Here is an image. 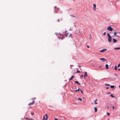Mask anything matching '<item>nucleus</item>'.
Wrapping results in <instances>:
<instances>
[{
    "mask_svg": "<svg viewBox=\"0 0 120 120\" xmlns=\"http://www.w3.org/2000/svg\"><path fill=\"white\" fill-rule=\"evenodd\" d=\"M98 100L97 99H96L94 101V103H95V104H97V103L96 102V101H97Z\"/></svg>",
    "mask_w": 120,
    "mask_h": 120,
    "instance_id": "nucleus-14",
    "label": "nucleus"
},
{
    "mask_svg": "<svg viewBox=\"0 0 120 120\" xmlns=\"http://www.w3.org/2000/svg\"><path fill=\"white\" fill-rule=\"evenodd\" d=\"M114 87V86H113V85H111L110 86V87L112 88V89H113V88Z\"/></svg>",
    "mask_w": 120,
    "mask_h": 120,
    "instance_id": "nucleus-18",
    "label": "nucleus"
},
{
    "mask_svg": "<svg viewBox=\"0 0 120 120\" xmlns=\"http://www.w3.org/2000/svg\"><path fill=\"white\" fill-rule=\"evenodd\" d=\"M31 114L32 116H33V115H34V112H31Z\"/></svg>",
    "mask_w": 120,
    "mask_h": 120,
    "instance_id": "nucleus-22",
    "label": "nucleus"
},
{
    "mask_svg": "<svg viewBox=\"0 0 120 120\" xmlns=\"http://www.w3.org/2000/svg\"><path fill=\"white\" fill-rule=\"evenodd\" d=\"M117 33L116 32H115L114 33V35H116V36H117L118 37H119V36L118 35H116V34H117Z\"/></svg>",
    "mask_w": 120,
    "mask_h": 120,
    "instance_id": "nucleus-13",
    "label": "nucleus"
},
{
    "mask_svg": "<svg viewBox=\"0 0 120 120\" xmlns=\"http://www.w3.org/2000/svg\"><path fill=\"white\" fill-rule=\"evenodd\" d=\"M94 109L95 112H97V109L96 107H95L94 108Z\"/></svg>",
    "mask_w": 120,
    "mask_h": 120,
    "instance_id": "nucleus-11",
    "label": "nucleus"
},
{
    "mask_svg": "<svg viewBox=\"0 0 120 120\" xmlns=\"http://www.w3.org/2000/svg\"><path fill=\"white\" fill-rule=\"evenodd\" d=\"M73 16L74 17H75V16Z\"/></svg>",
    "mask_w": 120,
    "mask_h": 120,
    "instance_id": "nucleus-52",
    "label": "nucleus"
},
{
    "mask_svg": "<svg viewBox=\"0 0 120 120\" xmlns=\"http://www.w3.org/2000/svg\"><path fill=\"white\" fill-rule=\"evenodd\" d=\"M114 49L115 50L119 49H120V47L118 48H114Z\"/></svg>",
    "mask_w": 120,
    "mask_h": 120,
    "instance_id": "nucleus-12",
    "label": "nucleus"
},
{
    "mask_svg": "<svg viewBox=\"0 0 120 120\" xmlns=\"http://www.w3.org/2000/svg\"><path fill=\"white\" fill-rule=\"evenodd\" d=\"M118 70L119 71H120V68H119V69H118Z\"/></svg>",
    "mask_w": 120,
    "mask_h": 120,
    "instance_id": "nucleus-42",
    "label": "nucleus"
},
{
    "mask_svg": "<svg viewBox=\"0 0 120 120\" xmlns=\"http://www.w3.org/2000/svg\"><path fill=\"white\" fill-rule=\"evenodd\" d=\"M90 39H91L92 38V37L91 34H90Z\"/></svg>",
    "mask_w": 120,
    "mask_h": 120,
    "instance_id": "nucleus-21",
    "label": "nucleus"
},
{
    "mask_svg": "<svg viewBox=\"0 0 120 120\" xmlns=\"http://www.w3.org/2000/svg\"><path fill=\"white\" fill-rule=\"evenodd\" d=\"M107 114L108 115V116H109V115L110 113H109L107 112Z\"/></svg>",
    "mask_w": 120,
    "mask_h": 120,
    "instance_id": "nucleus-29",
    "label": "nucleus"
},
{
    "mask_svg": "<svg viewBox=\"0 0 120 120\" xmlns=\"http://www.w3.org/2000/svg\"><path fill=\"white\" fill-rule=\"evenodd\" d=\"M111 94V93L110 92H108L107 93V94Z\"/></svg>",
    "mask_w": 120,
    "mask_h": 120,
    "instance_id": "nucleus-27",
    "label": "nucleus"
},
{
    "mask_svg": "<svg viewBox=\"0 0 120 120\" xmlns=\"http://www.w3.org/2000/svg\"><path fill=\"white\" fill-rule=\"evenodd\" d=\"M81 76L82 77H83V76L82 75H81Z\"/></svg>",
    "mask_w": 120,
    "mask_h": 120,
    "instance_id": "nucleus-40",
    "label": "nucleus"
},
{
    "mask_svg": "<svg viewBox=\"0 0 120 120\" xmlns=\"http://www.w3.org/2000/svg\"><path fill=\"white\" fill-rule=\"evenodd\" d=\"M35 99V98H33V101H34V99Z\"/></svg>",
    "mask_w": 120,
    "mask_h": 120,
    "instance_id": "nucleus-43",
    "label": "nucleus"
},
{
    "mask_svg": "<svg viewBox=\"0 0 120 120\" xmlns=\"http://www.w3.org/2000/svg\"><path fill=\"white\" fill-rule=\"evenodd\" d=\"M109 65L108 64H106L105 65V67H106V69H108V68H109Z\"/></svg>",
    "mask_w": 120,
    "mask_h": 120,
    "instance_id": "nucleus-10",
    "label": "nucleus"
},
{
    "mask_svg": "<svg viewBox=\"0 0 120 120\" xmlns=\"http://www.w3.org/2000/svg\"><path fill=\"white\" fill-rule=\"evenodd\" d=\"M119 87L120 88V85H119Z\"/></svg>",
    "mask_w": 120,
    "mask_h": 120,
    "instance_id": "nucleus-45",
    "label": "nucleus"
},
{
    "mask_svg": "<svg viewBox=\"0 0 120 120\" xmlns=\"http://www.w3.org/2000/svg\"><path fill=\"white\" fill-rule=\"evenodd\" d=\"M56 6H55V8H56Z\"/></svg>",
    "mask_w": 120,
    "mask_h": 120,
    "instance_id": "nucleus-51",
    "label": "nucleus"
},
{
    "mask_svg": "<svg viewBox=\"0 0 120 120\" xmlns=\"http://www.w3.org/2000/svg\"><path fill=\"white\" fill-rule=\"evenodd\" d=\"M93 9L94 11H95L96 10V5L94 4H93Z\"/></svg>",
    "mask_w": 120,
    "mask_h": 120,
    "instance_id": "nucleus-4",
    "label": "nucleus"
},
{
    "mask_svg": "<svg viewBox=\"0 0 120 120\" xmlns=\"http://www.w3.org/2000/svg\"><path fill=\"white\" fill-rule=\"evenodd\" d=\"M55 11L56 13H57L58 12V11H57L56 10H55Z\"/></svg>",
    "mask_w": 120,
    "mask_h": 120,
    "instance_id": "nucleus-36",
    "label": "nucleus"
},
{
    "mask_svg": "<svg viewBox=\"0 0 120 120\" xmlns=\"http://www.w3.org/2000/svg\"><path fill=\"white\" fill-rule=\"evenodd\" d=\"M105 86H107V85L110 86V85L109 84H107V83H105Z\"/></svg>",
    "mask_w": 120,
    "mask_h": 120,
    "instance_id": "nucleus-24",
    "label": "nucleus"
},
{
    "mask_svg": "<svg viewBox=\"0 0 120 120\" xmlns=\"http://www.w3.org/2000/svg\"><path fill=\"white\" fill-rule=\"evenodd\" d=\"M62 120H64L63 119H62Z\"/></svg>",
    "mask_w": 120,
    "mask_h": 120,
    "instance_id": "nucleus-54",
    "label": "nucleus"
},
{
    "mask_svg": "<svg viewBox=\"0 0 120 120\" xmlns=\"http://www.w3.org/2000/svg\"><path fill=\"white\" fill-rule=\"evenodd\" d=\"M75 77V76L72 75V77H71L70 78V79L72 80Z\"/></svg>",
    "mask_w": 120,
    "mask_h": 120,
    "instance_id": "nucleus-16",
    "label": "nucleus"
},
{
    "mask_svg": "<svg viewBox=\"0 0 120 120\" xmlns=\"http://www.w3.org/2000/svg\"><path fill=\"white\" fill-rule=\"evenodd\" d=\"M106 89H108V87H107L106 88Z\"/></svg>",
    "mask_w": 120,
    "mask_h": 120,
    "instance_id": "nucleus-44",
    "label": "nucleus"
},
{
    "mask_svg": "<svg viewBox=\"0 0 120 120\" xmlns=\"http://www.w3.org/2000/svg\"><path fill=\"white\" fill-rule=\"evenodd\" d=\"M105 34H106V32H105L103 33V35H104Z\"/></svg>",
    "mask_w": 120,
    "mask_h": 120,
    "instance_id": "nucleus-32",
    "label": "nucleus"
},
{
    "mask_svg": "<svg viewBox=\"0 0 120 120\" xmlns=\"http://www.w3.org/2000/svg\"><path fill=\"white\" fill-rule=\"evenodd\" d=\"M80 91H81V93H83V92H82V90H81L80 89Z\"/></svg>",
    "mask_w": 120,
    "mask_h": 120,
    "instance_id": "nucleus-34",
    "label": "nucleus"
},
{
    "mask_svg": "<svg viewBox=\"0 0 120 120\" xmlns=\"http://www.w3.org/2000/svg\"><path fill=\"white\" fill-rule=\"evenodd\" d=\"M71 35V34H70V35L69 36V37Z\"/></svg>",
    "mask_w": 120,
    "mask_h": 120,
    "instance_id": "nucleus-50",
    "label": "nucleus"
},
{
    "mask_svg": "<svg viewBox=\"0 0 120 120\" xmlns=\"http://www.w3.org/2000/svg\"><path fill=\"white\" fill-rule=\"evenodd\" d=\"M48 119L47 117H45V116H44L43 117V119L42 120H47Z\"/></svg>",
    "mask_w": 120,
    "mask_h": 120,
    "instance_id": "nucleus-8",
    "label": "nucleus"
},
{
    "mask_svg": "<svg viewBox=\"0 0 120 120\" xmlns=\"http://www.w3.org/2000/svg\"><path fill=\"white\" fill-rule=\"evenodd\" d=\"M99 68H101V66H99Z\"/></svg>",
    "mask_w": 120,
    "mask_h": 120,
    "instance_id": "nucleus-48",
    "label": "nucleus"
},
{
    "mask_svg": "<svg viewBox=\"0 0 120 120\" xmlns=\"http://www.w3.org/2000/svg\"><path fill=\"white\" fill-rule=\"evenodd\" d=\"M107 29L108 30L110 31H112L113 30V29L110 26H109L107 28Z\"/></svg>",
    "mask_w": 120,
    "mask_h": 120,
    "instance_id": "nucleus-3",
    "label": "nucleus"
},
{
    "mask_svg": "<svg viewBox=\"0 0 120 120\" xmlns=\"http://www.w3.org/2000/svg\"><path fill=\"white\" fill-rule=\"evenodd\" d=\"M57 21L58 22H60V21H59V19H58L57 20Z\"/></svg>",
    "mask_w": 120,
    "mask_h": 120,
    "instance_id": "nucleus-35",
    "label": "nucleus"
},
{
    "mask_svg": "<svg viewBox=\"0 0 120 120\" xmlns=\"http://www.w3.org/2000/svg\"><path fill=\"white\" fill-rule=\"evenodd\" d=\"M85 75H84V77H85V78H86V77H85Z\"/></svg>",
    "mask_w": 120,
    "mask_h": 120,
    "instance_id": "nucleus-47",
    "label": "nucleus"
},
{
    "mask_svg": "<svg viewBox=\"0 0 120 120\" xmlns=\"http://www.w3.org/2000/svg\"><path fill=\"white\" fill-rule=\"evenodd\" d=\"M116 70H117V67L116 66L114 68Z\"/></svg>",
    "mask_w": 120,
    "mask_h": 120,
    "instance_id": "nucleus-17",
    "label": "nucleus"
},
{
    "mask_svg": "<svg viewBox=\"0 0 120 120\" xmlns=\"http://www.w3.org/2000/svg\"><path fill=\"white\" fill-rule=\"evenodd\" d=\"M79 88L78 90H75V91H79Z\"/></svg>",
    "mask_w": 120,
    "mask_h": 120,
    "instance_id": "nucleus-19",
    "label": "nucleus"
},
{
    "mask_svg": "<svg viewBox=\"0 0 120 120\" xmlns=\"http://www.w3.org/2000/svg\"><path fill=\"white\" fill-rule=\"evenodd\" d=\"M115 75H116V76H117V75L116 74H115Z\"/></svg>",
    "mask_w": 120,
    "mask_h": 120,
    "instance_id": "nucleus-46",
    "label": "nucleus"
},
{
    "mask_svg": "<svg viewBox=\"0 0 120 120\" xmlns=\"http://www.w3.org/2000/svg\"><path fill=\"white\" fill-rule=\"evenodd\" d=\"M29 120H34L33 119L31 118V119H29Z\"/></svg>",
    "mask_w": 120,
    "mask_h": 120,
    "instance_id": "nucleus-33",
    "label": "nucleus"
},
{
    "mask_svg": "<svg viewBox=\"0 0 120 120\" xmlns=\"http://www.w3.org/2000/svg\"><path fill=\"white\" fill-rule=\"evenodd\" d=\"M69 81H70L71 80H72L71 79H70V78L69 79Z\"/></svg>",
    "mask_w": 120,
    "mask_h": 120,
    "instance_id": "nucleus-41",
    "label": "nucleus"
},
{
    "mask_svg": "<svg viewBox=\"0 0 120 120\" xmlns=\"http://www.w3.org/2000/svg\"><path fill=\"white\" fill-rule=\"evenodd\" d=\"M35 102V101H33L32 102L30 103L29 104V105H32L33 104H34Z\"/></svg>",
    "mask_w": 120,
    "mask_h": 120,
    "instance_id": "nucleus-7",
    "label": "nucleus"
},
{
    "mask_svg": "<svg viewBox=\"0 0 120 120\" xmlns=\"http://www.w3.org/2000/svg\"><path fill=\"white\" fill-rule=\"evenodd\" d=\"M67 31L63 32V34H60V35L61 37V39H63L64 38V37L67 36L68 35V33L67 32Z\"/></svg>",
    "mask_w": 120,
    "mask_h": 120,
    "instance_id": "nucleus-1",
    "label": "nucleus"
},
{
    "mask_svg": "<svg viewBox=\"0 0 120 120\" xmlns=\"http://www.w3.org/2000/svg\"><path fill=\"white\" fill-rule=\"evenodd\" d=\"M100 59L103 62H104L107 60L105 59L104 58H100Z\"/></svg>",
    "mask_w": 120,
    "mask_h": 120,
    "instance_id": "nucleus-5",
    "label": "nucleus"
},
{
    "mask_svg": "<svg viewBox=\"0 0 120 120\" xmlns=\"http://www.w3.org/2000/svg\"><path fill=\"white\" fill-rule=\"evenodd\" d=\"M25 119L26 120H29V119H29V118H27V117L25 118Z\"/></svg>",
    "mask_w": 120,
    "mask_h": 120,
    "instance_id": "nucleus-26",
    "label": "nucleus"
},
{
    "mask_svg": "<svg viewBox=\"0 0 120 120\" xmlns=\"http://www.w3.org/2000/svg\"><path fill=\"white\" fill-rule=\"evenodd\" d=\"M80 71L78 70H77V71L76 73H80Z\"/></svg>",
    "mask_w": 120,
    "mask_h": 120,
    "instance_id": "nucleus-31",
    "label": "nucleus"
},
{
    "mask_svg": "<svg viewBox=\"0 0 120 120\" xmlns=\"http://www.w3.org/2000/svg\"><path fill=\"white\" fill-rule=\"evenodd\" d=\"M78 99L80 101H82V99L81 98H78Z\"/></svg>",
    "mask_w": 120,
    "mask_h": 120,
    "instance_id": "nucleus-23",
    "label": "nucleus"
},
{
    "mask_svg": "<svg viewBox=\"0 0 120 120\" xmlns=\"http://www.w3.org/2000/svg\"><path fill=\"white\" fill-rule=\"evenodd\" d=\"M107 107L109 109V107L108 106Z\"/></svg>",
    "mask_w": 120,
    "mask_h": 120,
    "instance_id": "nucleus-49",
    "label": "nucleus"
},
{
    "mask_svg": "<svg viewBox=\"0 0 120 120\" xmlns=\"http://www.w3.org/2000/svg\"><path fill=\"white\" fill-rule=\"evenodd\" d=\"M120 66V63H119L118 65V67H119Z\"/></svg>",
    "mask_w": 120,
    "mask_h": 120,
    "instance_id": "nucleus-30",
    "label": "nucleus"
},
{
    "mask_svg": "<svg viewBox=\"0 0 120 120\" xmlns=\"http://www.w3.org/2000/svg\"><path fill=\"white\" fill-rule=\"evenodd\" d=\"M84 75H86V76H87V72H85V74Z\"/></svg>",
    "mask_w": 120,
    "mask_h": 120,
    "instance_id": "nucleus-25",
    "label": "nucleus"
},
{
    "mask_svg": "<svg viewBox=\"0 0 120 120\" xmlns=\"http://www.w3.org/2000/svg\"><path fill=\"white\" fill-rule=\"evenodd\" d=\"M110 96H111V97L112 98H114V96L112 94H111L110 95Z\"/></svg>",
    "mask_w": 120,
    "mask_h": 120,
    "instance_id": "nucleus-20",
    "label": "nucleus"
},
{
    "mask_svg": "<svg viewBox=\"0 0 120 120\" xmlns=\"http://www.w3.org/2000/svg\"><path fill=\"white\" fill-rule=\"evenodd\" d=\"M55 120H58V119H56V118H55Z\"/></svg>",
    "mask_w": 120,
    "mask_h": 120,
    "instance_id": "nucleus-39",
    "label": "nucleus"
},
{
    "mask_svg": "<svg viewBox=\"0 0 120 120\" xmlns=\"http://www.w3.org/2000/svg\"><path fill=\"white\" fill-rule=\"evenodd\" d=\"M113 42L114 43H115L117 41V40L114 38H113Z\"/></svg>",
    "mask_w": 120,
    "mask_h": 120,
    "instance_id": "nucleus-9",
    "label": "nucleus"
},
{
    "mask_svg": "<svg viewBox=\"0 0 120 120\" xmlns=\"http://www.w3.org/2000/svg\"><path fill=\"white\" fill-rule=\"evenodd\" d=\"M107 50V49H102V50H100V52H104L105 51H106Z\"/></svg>",
    "mask_w": 120,
    "mask_h": 120,
    "instance_id": "nucleus-6",
    "label": "nucleus"
},
{
    "mask_svg": "<svg viewBox=\"0 0 120 120\" xmlns=\"http://www.w3.org/2000/svg\"><path fill=\"white\" fill-rule=\"evenodd\" d=\"M107 35L108 37V41L109 42H110L111 41L112 38L111 37L109 33L107 34Z\"/></svg>",
    "mask_w": 120,
    "mask_h": 120,
    "instance_id": "nucleus-2",
    "label": "nucleus"
},
{
    "mask_svg": "<svg viewBox=\"0 0 120 120\" xmlns=\"http://www.w3.org/2000/svg\"><path fill=\"white\" fill-rule=\"evenodd\" d=\"M45 116H46V117H47V118H48V116H47V114H45Z\"/></svg>",
    "mask_w": 120,
    "mask_h": 120,
    "instance_id": "nucleus-28",
    "label": "nucleus"
},
{
    "mask_svg": "<svg viewBox=\"0 0 120 120\" xmlns=\"http://www.w3.org/2000/svg\"><path fill=\"white\" fill-rule=\"evenodd\" d=\"M87 47L88 48H89V46L88 45H87Z\"/></svg>",
    "mask_w": 120,
    "mask_h": 120,
    "instance_id": "nucleus-37",
    "label": "nucleus"
},
{
    "mask_svg": "<svg viewBox=\"0 0 120 120\" xmlns=\"http://www.w3.org/2000/svg\"><path fill=\"white\" fill-rule=\"evenodd\" d=\"M75 0H73V1H74Z\"/></svg>",
    "mask_w": 120,
    "mask_h": 120,
    "instance_id": "nucleus-53",
    "label": "nucleus"
},
{
    "mask_svg": "<svg viewBox=\"0 0 120 120\" xmlns=\"http://www.w3.org/2000/svg\"><path fill=\"white\" fill-rule=\"evenodd\" d=\"M75 82L76 84H78L79 85L80 84V83H79L78 81H75Z\"/></svg>",
    "mask_w": 120,
    "mask_h": 120,
    "instance_id": "nucleus-15",
    "label": "nucleus"
},
{
    "mask_svg": "<svg viewBox=\"0 0 120 120\" xmlns=\"http://www.w3.org/2000/svg\"><path fill=\"white\" fill-rule=\"evenodd\" d=\"M112 108H113V109H114V106H113L112 107Z\"/></svg>",
    "mask_w": 120,
    "mask_h": 120,
    "instance_id": "nucleus-38",
    "label": "nucleus"
}]
</instances>
